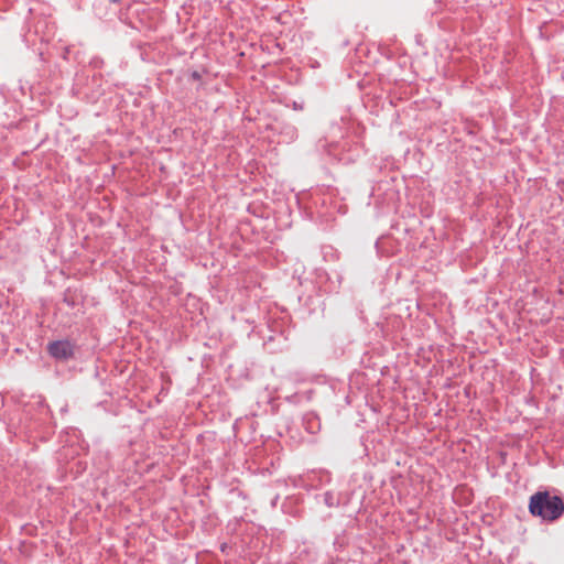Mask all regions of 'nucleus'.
<instances>
[{"label": "nucleus", "instance_id": "obj_2", "mask_svg": "<svg viewBox=\"0 0 564 564\" xmlns=\"http://www.w3.org/2000/svg\"><path fill=\"white\" fill-rule=\"evenodd\" d=\"M75 346L67 339L50 343L47 350L50 355L57 360H67L73 357Z\"/></svg>", "mask_w": 564, "mask_h": 564}, {"label": "nucleus", "instance_id": "obj_1", "mask_svg": "<svg viewBox=\"0 0 564 564\" xmlns=\"http://www.w3.org/2000/svg\"><path fill=\"white\" fill-rule=\"evenodd\" d=\"M529 512L543 521L553 522L564 513V500L549 491H538L530 497Z\"/></svg>", "mask_w": 564, "mask_h": 564}, {"label": "nucleus", "instance_id": "obj_3", "mask_svg": "<svg viewBox=\"0 0 564 564\" xmlns=\"http://www.w3.org/2000/svg\"><path fill=\"white\" fill-rule=\"evenodd\" d=\"M324 502L328 507H334L338 503V499L330 491L324 494Z\"/></svg>", "mask_w": 564, "mask_h": 564}, {"label": "nucleus", "instance_id": "obj_5", "mask_svg": "<svg viewBox=\"0 0 564 564\" xmlns=\"http://www.w3.org/2000/svg\"><path fill=\"white\" fill-rule=\"evenodd\" d=\"M112 2H119L120 0H111Z\"/></svg>", "mask_w": 564, "mask_h": 564}, {"label": "nucleus", "instance_id": "obj_4", "mask_svg": "<svg viewBox=\"0 0 564 564\" xmlns=\"http://www.w3.org/2000/svg\"><path fill=\"white\" fill-rule=\"evenodd\" d=\"M192 78H193V79H195V80L200 79V75H199V73H198V72H193V73H192Z\"/></svg>", "mask_w": 564, "mask_h": 564}]
</instances>
